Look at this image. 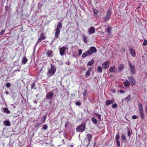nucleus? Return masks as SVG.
<instances>
[{
	"instance_id": "nucleus-15",
	"label": "nucleus",
	"mask_w": 147,
	"mask_h": 147,
	"mask_svg": "<svg viewBox=\"0 0 147 147\" xmlns=\"http://www.w3.org/2000/svg\"><path fill=\"white\" fill-rule=\"evenodd\" d=\"M53 96V92H50L46 95V98L47 99H50Z\"/></svg>"
},
{
	"instance_id": "nucleus-44",
	"label": "nucleus",
	"mask_w": 147,
	"mask_h": 147,
	"mask_svg": "<svg viewBox=\"0 0 147 147\" xmlns=\"http://www.w3.org/2000/svg\"><path fill=\"white\" fill-rule=\"evenodd\" d=\"M6 86L7 88H9L11 86V84L9 83H7L6 84Z\"/></svg>"
},
{
	"instance_id": "nucleus-10",
	"label": "nucleus",
	"mask_w": 147,
	"mask_h": 147,
	"mask_svg": "<svg viewBox=\"0 0 147 147\" xmlns=\"http://www.w3.org/2000/svg\"><path fill=\"white\" fill-rule=\"evenodd\" d=\"M128 78L131 82V85L134 86L136 83V80L134 77L133 76L128 77Z\"/></svg>"
},
{
	"instance_id": "nucleus-34",
	"label": "nucleus",
	"mask_w": 147,
	"mask_h": 147,
	"mask_svg": "<svg viewBox=\"0 0 147 147\" xmlns=\"http://www.w3.org/2000/svg\"><path fill=\"white\" fill-rule=\"evenodd\" d=\"M97 69L98 72L100 73L102 71V69L100 66H99L97 67Z\"/></svg>"
},
{
	"instance_id": "nucleus-39",
	"label": "nucleus",
	"mask_w": 147,
	"mask_h": 147,
	"mask_svg": "<svg viewBox=\"0 0 147 147\" xmlns=\"http://www.w3.org/2000/svg\"><path fill=\"white\" fill-rule=\"evenodd\" d=\"M78 55L79 56H80L82 53V51L81 49H78Z\"/></svg>"
},
{
	"instance_id": "nucleus-33",
	"label": "nucleus",
	"mask_w": 147,
	"mask_h": 147,
	"mask_svg": "<svg viewBox=\"0 0 147 147\" xmlns=\"http://www.w3.org/2000/svg\"><path fill=\"white\" fill-rule=\"evenodd\" d=\"M121 140L122 141L124 142L126 141V138L124 134H122L121 136Z\"/></svg>"
},
{
	"instance_id": "nucleus-58",
	"label": "nucleus",
	"mask_w": 147,
	"mask_h": 147,
	"mask_svg": "<svg viewBox=\"0 0 147 147\" xmlns=\"http://www.w3.org/2000/svg\"><path fill=\"white\" fill-rule=\"evenodd\" d=\"M6 93H7V92H6Z\"/></svg>"
},
{
	"instance_id": "nucleus-24",
	"label": "nucleus",
	"mask_w": 147,
	"mask_h": 147,
	"mask_svg": "<svg viewBox=\"0 0 147 147\" xmlns=\"http://www.w3.org/2000/svg\"><path fill=\"white\" fill-rule=\"evenodd\" d=\"M131 95H129L127 96L126 97L124 98V100L127 102L131 100L130 97Z\"/></svg>"
},
{
	"instance_id": "nucleus-60",
	"label": "nucleus",
	"mask_w": 147,
	"mask_h": 147,
	"mask_svg": "<svg viewBox=\"0 0 147 147\" xmlns=\"http://www.w3.org/2000/svg\"><path fill=\"white\" fill-rule=\"evenodd\" d=\"M26 0H24V1H25Z\"/></svg>"
},
{
	"instance_id": "nucleus-21",
	"label": "nucleus",
	"mask_w": 147,
	"mask_h": 147,
	"mask_svg": "<svg viewBox=\"0 0 147 147\" xmlns=\"http://www.w3.org/2000/svg\"><path fill=\"white\" fill-rule=\"evenodd\" d=\"M115 66L114 65L113 67H110L109 69V71L110 72H113L114 73H115Z\"/></svg>"
},
{
	"instance_id": "nucleus-27",
	"label": "nucleus",
	"mask_w": 147,
	"mask_h": 147,
	"mask_svg": "<svg viewBox=\"0 0 147 147\" xmlns=\"http://www.w3.org/2000/svg\"><path fill=\"white\" fill-rule=\"evenodd\" d=\"M3 110L4 112L7 114H9L10 113V111L8 110V109L7 108H4Z\"/></svg>"
},
{
	"instance_id": "nucleus-47",
	"label": "nucleus",
	"mask_w": 147,
	"mask_h": 147,
	"mask_svg": "<svg viewBox=\"0 0 147 147\" xmlns=\"http://www.w3.org/2000/svg\"><path fill=\"white\" fill-rule=\"evenodd\" d=\"M5 32V30H2L0 32V35H2V34H3L4 33V32Z\"/></svg>"
},
{
	"instance_id": "nucleus-40",
	"label": "nucleus",
	"mask_w": 147,
	"mask_h": 147,
	"mask_svg": "<svg viewBox=\"0 0 147 147\" xmlns=\"http://www.w3.org/2000/svg\"><path fill=\"white\" fill-rule=\"evenodd\" d=\"M48 128V126L46 124H45L43 125V127L42 128L44 130H46Z\"/></svg>"
},
{
	"instance_id": "nucleus-32",
	"label": "nucleus",
	"mask_w": 147,
	"mask_h": 147,
	"mask_svg": "<svg viewBox=\"0 0 147 147\" xmlns=\"http://www.w3.org/2000/svg\"><path fill=\"white\" fill-rule=\"evenodd\" d=\"M87 90L86 89V90H85L84 91L83 93V98L84 99H85L86 96L87 94Z\"/></svg>"
},
{
	"instance_id": "nucleus-31",
	"label": "nucleus",
	"mask_w": 147,
	"mask_h": 147,
	"mask_svg": "<svg viewBox=\"0 0 147 147\" xmlns=\"http://www.w3.org/2000/svg\"><path fill=\"white\" fill-rule=\"evenodd\" d=\"M120 138V136L119 133H117L115 137V139L116 141L119 140V139Z\"/></svg>"
},
{
	"instance_id": "nucleus-23",
	"label": "nucleus",
	"mask_w": 147,
	"mask_h": 147,
	"mask_svg": "<svg viewBox=\"0 0 147 147\" xmlns=\"http://www.w3.org/2000/svg\"><path fill=\"white\" fill-rule=\"evenodd\" d=\"M94 63V60L92 59V60L89 61L87 64L88 66H90L92 65Z\"/></svg>"
},
{
	"instance_id": "nucleus-37",
	"label": "nucleus",
	"mask_w": 147,
	"mask_h": 147,
	"mask_svg": "<svg viewBox=\"0 0 147 147\" xmlns=\"http://www.w3.org/2000/svg\"><path fill=\"white\" fill-rule=\"evenodd\" d=\"M117 103H115L113 104L112 105V108H116L117 107Z\"/></svg>"
},
{
	"instance_id": "nucleus-36",
	"label": "nucleus",
	"mask_w": 147,
	"mask_h": 147,
	"mask_svg": "<svg viewBox=\"0 0 147 147\" xmlns=\"http://www.w3.org/2000/svg\"><path fill=\"white\" fill-rule=\"evenodd\" d=\"M35 83L34 82V83L32 84L31 85V88L32 89H36V88L35 87Z\"/></svg>"
},
{
	"instance_id": "nucleus-5",
	"label": "nucleus",
	"mask_w": 147,
	"mask_h": 147,
	"mask_svg": "<svg viewBox=\"0 0 147 147\" xmlns=\"http://www.w3.org/2000/svg\"><path fill=\"white\" fill-rule=\"evenodd\" d=\"M138 108L139 109V112L140 115L141 119H143L144 118V114L143 108L142 104L140 103L138 104Z\"/></svg>"
},
{
	"instance_id": "nucleus-8",
	"label": "nucleus",
	"mask_w": 147,
	"mask_h": 147,
	"mask_svg": "<svg viewBox=\"0 0 147 147\" xmlns=\"http://www.w3.org/2000/svg\"><path fill=\"white\" fill-rule=\"evenodd\" d=\"M130 54L133 57H135L136 56V53L133 47H130L129 48Z\"/></svg>"
},
{
	"instance_id": "nucleus-14",
	"label": "nucleus",
	"mask_w": 147,
	"mask_h": 147,
	"mask_svg": "<svg viewBox=\"0 0 147 147\" xmlns=\"http://www.w3.org/2000/svg\"><path fill=\"white\" fill-rule=\"evenodd\" d=\"M110 61L105 62L102 65V67L103 69H105L108 68L109 66V63Z\"/></svg>"
},
{
	"instance_id": "nucleus-53",
	"label": "nucleus",
	"mask_w": 147,
	"mask_h": 147,
	"mask_svg": "<svg viewBox=\"0 0 147 147\" xmlns=\"http://www.w3.org/2000/svg\"><path fill=\"white\" fill-rule=\"evenodd\" d=\"M69 146V147H73V145L71 144V145H70Z\"/></svg>"
},
{
	"instance_id": "nucleus-28",
	"label": "nucleus",
	"mask_w": 147,
	"mask_h": 147,
	"mask_svg": "<svg viewBox=\"0 0 147 147\" xmlns=\"http://www.w3.org/2000/svg\"><path fill=\"white\" fill-rule=\"evenodd\" d=\"M46 118V117L45 116H44L41 118V121H42V122L41 123V124L45 122Z\"/></svg>"
},
{
	"instance_id": "nucleus-7",
	"label": "nucleus",
	"mask_w": 147,
	"mask_h": 147,
	"mask_svg": "<svg viewBox=\"0 0 147 147\" xmlns=\"http://www.w3.org/2000/svg\"><path fill=\"white\" fill-rule=\"evenodd\" d=\"M128 63L131 74L133 75H134L136 73V70L134 66L132 65V63L130 62L129 61H128Z\"/></svg>"
},
{
	"instance_id": "nucleus-2",
	"label": "nucleus",
	"mask_w": 147,
	"mask_h": 147,
	"mask_svg": "<svg viewBox=\"0 0 147 147\" xmlns=\"http://www.w3.org/2000/svg\"><path fill=\"white\" fill-rule=\"evenodd\" d=\"M51 68L49 69L48 72L47 73V75L49 77L54 75L56 71V67L54 66L53 64H51Z\"/></svg>"
},
{
	"instance_id": "nucleus-11",
	"label": "nucleus",
	"mask_w": 147,
	"mask_h": 147,
	"mask_svg": "<svg viewBox=\"0 0 147 147\" xmlns=\"http://www.w3.org/2000/svg\"><path fill=\"white\" fill-rule=\"evenodd\" d=\"M66 50V47L63 46L61 48H60L59 53L62 56L64 55V52Z\"/></svg>"
},
{
	"instance_id": "nucleus-54",
	"label": "nucleus",
	"mask_w": 147,
	"mask_h": 147,
	"mask_svg": "<svg viewBox=\"0 0 147 147\" xmlns=\"http://www.w3.org/2000/svg\"><path fill=\"white\" fill-rule=\"evenodd\" d=\"M115 90H113V93H115Z\"/></svg>"
},
{
	"instance_id": "nucleus-41",
	"label": "nucleus",
	"mask_w": 147,
	"mask_h": 147,
	"mask_svg": "<svg viewBox=\"0 0 147 147\" xmlns=\"http://www.w3.org/2000/svg\"><path fill=\"white\" fill-rule=\"evenodd\" d=\"M116 144L117 147H119L120 146V142L119 140L116 141Z\"/></svg>"
},
{
	"instance_id": "nucleus-56",
	"label": "nucleus",
	"mask_w": 147,
	"mask_h": 147,
	"mask_svg": "<svg viewBox=\"0 0 147 147\" xmlns=\"http://www.w3.org/2000/svg\"><path fill=\"white\" fill-rule=\"evenodd\" d=\"M45 63L47 64V63H46V62H45V63H43V65L44 64H45Z\"/></svg>"
},
{
	"instance_id": "nucleus-59",
	"label": "nucleus",
	"mask_w": 147,
	"mask_h": 147,
	"mask_svg": "<svg viewBox=\"0 0 147 147\" xmlns=\"http://www.w3.org/2000/svg\"><path fill=\"white\" fill-rule=\"evenodd\" d=\"M6 93H7V92H6Z\"/></svg>"
},
{
	"instance_id": "nucleus-19",
	"label": "nucleus",
	"mask_w": 147,
	"mask_h": 147,
	"mask_svg": "<svg viewBox=\"0 0 147 147\" xmlns=\"http://www.w3.org/2000/svg\"><path fill=\"white\" fill-rule=\"evenodd\" d=\"M124 68V65L123 64H120L119 66L118 70L120 72Z\"/></svg>"
},
{
	"instance_id": "nucleus-22",
	"label": "nucleus",
	"mask_w": 147,
	"mask_h": 147,
	"mask_svg": "<svg viewBox=\"0 0 147 147\" xmlns=\"http://www.w3.org/2000/svg\"><path fill=\"white\" fill-rule=\"evenodd\" d=\"M86 136L89 142H90L92 137V135L90 134H87Z\"/></svg>"
},
{
	"instance_id": "nucleus-20",
	"label": "nucleus",
	"mask_w": 147,
	"mask_h": 147,
	"mask_svg": "<svg viewBox=\"0 0 147 147\" xmlns=\"http://www.w3.org/2000/svg\"><path fill=\"white\" fill-rule=\"evenodd\" d=\"M3 124L7 126H9L11 125V123L10 121L8 120L4 121L3 122Z\"/></svg>"
},
{
	"instance_id": "nucleus-49",
	"label": "nucleus",
	"mask_w": 147,
	"mask_h": 147,
	"mask_svg": "<svg viewBox=\"0 0 147 147\" xmlns=\"http://www.w3.org/2000/svg\"><path fill=\"white\" fill-rule=\"evenodd\" d=\"M145 110V113H147V105L146 106Z\"/></svg>"
},
{
	"instance_id": "nucleus-35",
	"label": "nucleus",
	"mask_w": 147,
	"mask_h": 147,
	"mask_svg": "<svg viewBox=\"0 0 147 147\" xmlns=\"http://www.w3.org/2000/svg\"><path fill=\"white\" fill-rule=\"evenodd\" d=\"M96 115V116L98 117V118L99 120V121H100L101 119V115L100 114H99L98 113H95Z\"/></svg>"
},
{
	"instance_id": "nucleus-6",
	"label": "nucleus",
	"mask_w": 147,
	"mask_h": 147,
	"mask_svg": "<svg viewBox=\"0 0 147 147\" xmlns=\"http://www.w3.org/2000/svg\"><path fill=\"white\" fill-rule=\"evenodd\" d=\"M111 10L109 9L107 12L106 16L103 18V21L104 22L108 21L111 15Z\"/></svg>"
},
{
	"instance_id": "nucleus-42",
	"label": "nucleus",
	"mask_w": 147,
	"mask_h": 147,
	"mask_svg": "<svg viewBox=\"0 0 147 147\" xmlns=\"http://www.w3.org/2000/svg\"><path fill=\"white\" fill-rule=\"evenodd\" d=\"M147 45V40H144V42L142 44V45L144 46H145Z\"/></svg>"
},
{
	"instance_id": "nucleus-50",
	"label": "nucleus",
	"mask_w": 147,
	"mask_h": 147,
	"mask_svg": "<svg viewBox=\"0 0 147 147\" xmlns=\"http://www.w3.org/2000/svg\"><path fill=\"white\" fill-rule=\"evenodd\" d=\"M43 67H42L40 69V70H39V72H40V73L42 71V69H43Z\"/></svg>"
},
{
	"instance_id": "nucleus-46",
	"label": "nucleus",
	"mask_w": 147,
	"mask_h": 147,
	"mask_svg": "<svg viewBox=\"0 0 147 147\" xmlns=\"http://www.w3.org/2000/svg\"><path fill=\"white\" fill-rule=\"evenodd\" d=\"M138 117H139L138 116H137L136 115H133L132 117V118L133 119H136L137 118H138Z\"/></svg>"
},
{
	"instance_id": "nucleus-45",
	"label": "nucleus",
	"mask_w": 147,
	"mask_h": 147,
	"mask_svg": "<svg viewBox=\"0 0 147 147\" xmlns=\"http://www.w3.org/2000/svg\"><path fill=\"white\" fill-rule=\"evenodd\" d=\"M76 105L78 106H80L81 105V103L79 101H77L76 102Z\"/></svg>"
},
{
	"instance_id": "nucleus-4",
	"label": "nucleus",
	"mask_w": 147,
	"mask_h": 147,
	"mask_svg": "<svg viewBox=\"0 0 147 147\" xmlns=\"http://www.w3.org/2000/svg\"><path fill=\"white\" fill-rule=\"evenodd\" d=\"M86 128V123H82L80 125L78 126L76 128L77 131L82 133L85 131Z\"/></svg>"
},
{
	"instance_id": "nucleus-1",
	"label": "nucleus",
	"mask_w": 147,
	"mask_h": 147,
	"mask_svg": "<svg viewBox=\"0 0 147 147\" xmlns=\"http://www.w3.org/2000/svg\"><path fill=\"white\" fill-rule=\"evenodd\" d=\"M97 51V49L95 47H91L87 51L82 54V58H84L86 56H90L93 53H96Z\"/></svg>"
},
{
	"instance_id": "nucleus-25",
	"label": "nucleus",
	"mask_w": 147,
	"mask_h": 147,
	"mask_svg": "<svg viewBox=\"0 0 147 147\" xmlns=\"http://www.w3.org/2000/svg\"><path fill=\"white\" fill-rule=\"evenodd\" d=\"M129 84L130 82L128 80H126V82H123V85L125 86L126 87L129 86Z\"/></svg>"
},
{
	"instance_id": "nucleus-16",
	"label": "nucleus",
	"mask_w": 147,
	"mask_h": 147,
	"mask_svg": "<svg viewBox=\"0 0 147 147\" xmlns=\"http://www.w3.org/2000/svg\"><path fill=\"white\" fill-rule=\"evenodd\" d=\"M114 102V100L113 99L111 100H107L106 101L105 104L107 105H109L113 103Z\"/></svg>"
},
{
	"instance_id": "nucleus-30",
	"label": "nucleus",
	"mask_w": 147,
	"mask_h": 147,
	"mask_svg": "<svg viewBox=\"0 0 147 147\" xmlns=\"http://www.w3.org/2000/svg\"><path fill=\"white\" fill-rule=\"evenodd\" d=\"M83 41L85 43H87L88 41L87 37L86 36H83Z\"/></svg>"
},
{
	"instance_id": "nucleus-57",
	"label": "nucleus",
	"mask_w": 147,
	"mask_h": 147,
	"mask_svg": "<svg viewBox=\"0 0 147 147\" xmlns=\"http://www.w3.org/2000/svg\"><path fill=\"white\" fill-rule=\"evenodd\" d=\"M85 70V68H83V70Z\"/></svg>"
},
{
	"instance_id": "nucleus-18",
	"label": "nucleus",
	"mask_w": 147,
	"mask_h": 147,
	"mask_svg": "<svg viewBox=\"0 0 147 147\" xmlns=\"http://www.w3.org/2000/svg\"><path fill=\"white\" fill-rule=\"evenodd\" d=\"M92 68L89 67L88 69V71L86 73L85 76L87 77L89 76L90 75V73L92 70Z\"/></svg>"
},
{
	"instance_id": "nucleus-17",
	"label": "nucleus",
	"mask_w": 147,
	"mask_h": 147,
	"mask_svg": "<svg viewBox=\"0 0 147 147\" xmlns=\"http://www.w3.org/2000/svg\"><path fill=\"white\" fill-rule=\"evenodd\" d=\"M28 61V59L26 56L23 57L22 61V63L23 64H25Z\"/></svg>"
},
{
	"instance_id": "nucleus-12",
	"label": "nucleus",
	"mask_w": 147,
	"mask_h": 147,
	"mask_svg": "<svg viewBox=\"0 0 147 147\" xmlns=\"http://www.w3.org/2000/svg\"><path fill=\"white\" fill-rule=\"evenodd\" d=\"M95 28L94 26H91L88 30V33L89 34H91L94 33L95 32Z\"/></svg>"
},
{
	"instance_id": "nucleus-52",
	"label": "nucleus",
	"mask_w": 147,
	"mask_h": 147,
	"mask_svg": "<svg viewBox=\"0 0 147 147\" xmlns=\"http://www.w3.org/2000/svg\"><path fill=\"white\" fill-rule=\"evenodd\" d=\"M65 127H66L67 126V123H65Z\"/></svg>"
},
{
	"instance_id": "nucleus-55",
	"label": "nucleus",
	"mask_w": 147,
	"mask_h": 147,
	"mask_svg": "<svg viewBox=\"0 0 147 147\" xmlns=\"http://www.w3.org/2000/svg\"><path fill=\"white\" fill-rule=\"evenodd\" d=\"M123 51H125V49H123Z\"/></svg>"
},
{
	"instance_id": "nucleus-3",
	"label": "nucleus",
	"mask_w": 147,
	"mask_h": 147,
	"mask_svg": "<svg viewBox=\"0 0 147 147\" xmlns=\"http://www.w3.org/2000/svg\"><path fill=\"white\" fill-rule=\"evenodd\" d=\"M62 24L61 23H59L57 25L56 28L55 30V37L54 38H58L59 36L60 30V29L62 28Z\"/></svg>"
},
{
	"instance_id": "nucleus-51",
	"label": "nucleus",
	"mask_w": 147,
	"mask_h": 147,
	"mask_svg": "<svg viewBox=\"0 0 147 147\" xmlns=\"http://www.w3.org/2000/svg\"><path fill=\"white\" fill-rule=\"evenodd\" d=\"M41 124V123H40V124L36 125L35 126V127H38V126H39V125H40Z\"/></svg>"
},
{
	"instance_id": "nucleus-48",
	"label": "nucleus",
	"mask_w": 147,
	"mask_h": 147,
	"mask_svg": "<svg viewBox=\"0 0 147 147\" xmlns=\"http://www.w3.org/2000/svg\"><path fill=\"white\" fill-rule=\"evenodd\" d=\"M119 92L121 93H123L125 92V91L122 90H119Z\"/></svg>"
},
{
	"instance_id": "nucleus-26",
	"label": "nucleus",
	"mask_w": 147,
	"mask_h": 147,
	"mask_svg": "<svg viewBox=\"0 0 147 147\" xmlns=\"http://www.w3.org/2000/svg\"><path fill=\"white\" fill-rule=\"evenodd\" d=\"M112 28H111L109 25H108V27L107 28L106 30L109 35L111 34V30Z\"/></svg>"
},
{
	"instance_id": "nucleus-38",
	"label": "nucleus",
	"mask_w": 147,
	"mask_h": 147,
	"mask_svg": "<svg viewBox=\"0 0 147 147\" xmlns=\"http://www.w3.org/2000/svg\"><path fill=\"white\" fill-rule=\"evenodd\" d=\"M93 11L95 15L97 14L98 13L97 10L96 9H93Z\"/></svg>"
},
{
	"instance_id": "nucleus-13",
	"label": "nucleus",
	"mask_w": 147,
	"mask_h": 147,
	"mask_svg": "<svg viewBox=\"0 0 147 147\" xmlns=\"http://www.w3.org/2000/svg\"><path fill=\"white\" fill-rule=\"evenodd\" d=\"M46 55L49 57H52L53 56V52L51 50H49L47 51L46 53Z\"/></svg>"
},
{
	"instance_id": "nucleus-9",
	"label": "nucleus",
	"mask_w": 147,
	"mask_h": 147,
	"mask_svg": "<svg viewBox=\"0 0 147 147\" xmlns=\"http://www.w3.org/2000/svg\"><path fill=\"white\" fill-rule=\"evenodd\" d=\"M46 38V36L43 33H42L37 40V43L40 42L42 40Z\"/></svg>"
},
{
	"instance_id": "nucleus-29",
	"label": "nucleus",
	"mask_w": 147,
	"mask_h": 147,
	"mask_svg": "<svg viewBox=\"0 0 147 147\" xmlns=\"http://www.w3.org/2000/svg\"><path fill=\"white\" fill-rule=\"evenodd\" d=\"M91 120L94 124H96L97 123V120L94 117H92Z\"/></svg>"
},
{
	"instance_id": "nucleus-43",
	"label": "nucleus",
	"mask_w": 147,
	"mask_h": 147,
	"mask_svg": "<svg viewBox=\"0 0 147 147\" xmlns=\"http://www.w3.org/2000/svg\"><path fill=\"white\" fill-rule=\"evenodd\" d=\"M128 131L127 132L128 136L130 137L131 135V133L130 132L129 128L128 129Z\"/></svg>"
}]
</instances>
